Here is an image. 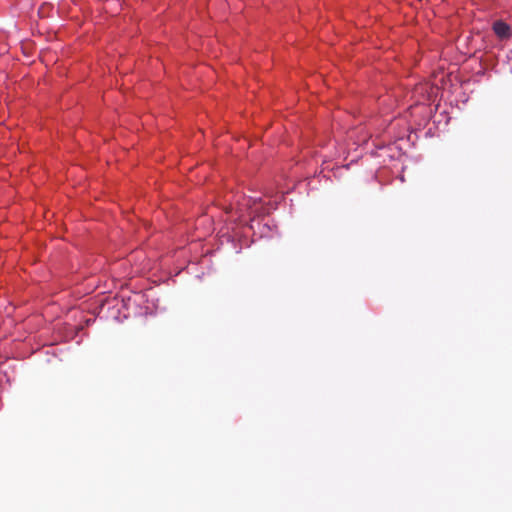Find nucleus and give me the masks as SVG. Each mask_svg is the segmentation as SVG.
I'll use <instances>...</instances> for the list:
<instances>
[{
    "instance_id": "1",
    "label": "nucleus",
    "mask_w": 512,
    "mask_h": 512,
    "mask_svg": "<svg viewBox=\"0 0 512 512\" xmlns=\"http://www.w3.org/2000/svg\"><path fill=\"white\" fill-rule=\"evenodd\" d=\"M492 29L496 36L501 39H509L512 37V28L509 24L502 20H497L493 23Z\"/></svg>"
},
{
    "instance_id": "2",
    "label": "nucleus",
    "mask_w": 512,
    "mask_h": 512,
    "mask_svg": "<svg viewBox=\"0 0 512 512\" xmlns=\"http://www.w3.org/2000/svg\"><path fill=\"white\" fill-rule=\"evenodd\" d=\"M260 198L259 199H256V198H249L248 199V202H247V206H248V209H252V206L253 205H256L258 202H260Z\"/></svg>"
}]
</instances>
